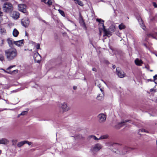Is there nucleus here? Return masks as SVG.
<instances>
[{
	"label": "nucleus",
	"mask_w": 157,
	"mask_h": 157,
	"mask_svg": "<svg viewBox=\"0 0 157 157\" xmlns=\"http://www.w3.org/2000/svg\"><path fill=\"white\" fill-rule=\"evenodd\" d=\"M27 112V111H23L20 114L18 115V117H19L20 115H25Z\"/></svg>",
	"instance_id": "obj_32"
},
{
	"label": "nucleus",
	"mask_w": 157,
	"mask_h": 157,
	"mask_svg": "<svg viewBox=\"0 0 157 157\" xmlns=\"http://www.w3.org/2000/svg\"><path fill=\"white\" fill-rule=\"evenodd\" d=\"M7 109H3L2 110H7Z\"/></svg>",
	"instance_id": "obj_49"
},
{
	"label": "nucleus",
	"mask_w": 157,
	"mask_h": 157,
	"mask_svg": "<svg viewBox=\"0 0 157 157\" xmlns=\"http://www.w3.org/2000/svg\"><path fill=\"white\" fill-rule=\"evenodd\" d=\"M11 17L14 19H17L19 17V13L18 12L14 11L11 14Z\"/></svg>",
	"instance_id": "obj_11"
},
{
	"label": "nucleus",
	"mask_w": 157,
	"mask_h": 157,
	"mask_svg": "<svg viewBox=\"0 0 157 157\" xmlns=\"http://www.w3.org/2000/svg\"><path fill=\"white\" fill-rule=\"evenodd\" d=\"M19 32L16 29H14L13 32V34L14 36L16 37L19 34Z\"/></svg>",
	"instance_id": "obj_17"
},
{
	"label": "nucleus",
	"mask_w": 157,
	"mask_h": 157,
	"mask_svg": "<svg viewBox=\"0 0 157 157\" xmlns=\"http://www.w3.org/2000/svg\"><path fill=\"white\" fill-rule=\"evenodd\" d=\"M4 59V58L3 56L0 57V60L1 61H3Z\"/></svg>",
	"instance_id": "obj_40"
},
{
	"label": "nucleus",
	"mask_w": 157,
	"mask_h": 157,
	"mask_svg": "<svg viewBox=\"0 0 157 157\" xmlns=\"http://www.w3.org/2000/svg\"><path fill=\"white\" fill-rule=\"evenodd\" d=\"M7 42L10 46H11L13 44H14L13 41L10 38H9L7 40Z\"/></svg>",
	"instance_id": "obj_21"
},
{
	"label": "nucleus",
	"mask_w": 157,
	"mask_h": 157,
	"mask_svg": "<svg viewBox=\"0 0 157 157\" xmlns=\"http://www.w3.org/2000/svg\"><path fill=\"white\" fill-rule=\"evenodd\" d=\"M96 21H97L99 22L100 24V25L103 27L102 29L104 33V35H103V36H106L108 37H109L110 36H111L112 34V32L109 30V29L108 30L105 29V26L104 24V21L101 19L98 18L96 19Z\"/></svg>",
	"instance_id": "obj_2"
},
{
	"label": "nucleus",
	"mask_w": 157,
	"mask_h": 157,
	"mask_svg": "<svg viewBox=\"0 0 157 157\" xmlns=\"http://www.w3.org/2000/svg\"><path fill=\"white\" fill-rule=\"evenodd\" d=\"M139 132H146V133H148V132L147 130H146L144 129H143V128L140 129L139 130Z\"/></svg>",
	"instance_id": "obj_30"
},
{
	"label": "nucleus",
	"mask_w": 157,
	"mask_h": 157,
	"mask_svg": "<svg viewBox=\"0 0 157 157\" xmlns=\"http://www.w3.org/2000/svg\"><path fill=\"white\" fill-rule=\"evenodd\" d=\"M77 87L76 86H74L73 88L74 90H75L77 89Z\"/></svg>",
	"instance_id": "obj_46"
},
{
	"label": "nucleus",
	"mask_w": 157,
	"mask_h": 157,
	"mask_svg": "<svg viewBox=\"0 0 157 157\" xmlns=\"http://www.w3.org/2000/svg\"><path fill=\"white\" fill-rule=\"evenodd\" d=\"M116 72L117 75L120 78H123L125 76V74L122 71H119V68H116Z\"/></svg>",
	"instance_id": "obj_9"
},
{
	"label": "nucleus",
	"mask_w": 157,
	"mask_h": 157,
	"mask_svg": "<svg viewBox=\"0 0 157 157\" xmlns=\"http://www.w3.org/2000/svg\"><path fill=\"white\" fill-rule=\"evenodd\" d=\"M125 27V26L123 23H121L119 25V28L120 30L124 29Z\"/></svg>",
	"instance_id": "obj_23"
},
{
	"label": "nucleus",
	"mask_w": 157,
	"mask_h": 157,
	"mask_svg": "<svg viewBox=\"0 0 157 157\" xmlns=\"http://www.w3.org/2000/svg\"><path fill=\"white\" fill-rule=\"evenodd\" d=\"M130 148H128L127 147H124L123 150H124V152H123L122 154H125L126 153L128 152Z\"/></svg>",
	"instance_id": "obj_24"
},
{
	"label": "nucleus",
	"mask_w": 157,
	"mask_h": 157,
	"mask_svg": "<svg viewBox=\"0 0 157 157\" xmlns=\"http://www.w3.org/2000/svg\"><path fill=\"white\" fill-rule=\"evenodd\" d=\"M36 48L37 49H38L40 48V45L39 44H37L36 46Z\"/></svg>",
	"instance_id": "obj_38"
},
{
	"label": "nucleus",
	"mask_w": 157,
	"mask_h": 157,
	"mask_svg": "<svg viewBox=\"0 0 157 157\" xmlns=\"http://www.w3.org/2000/svg\"><path fill=\"white\" fill-rule=\"evenodd\" d=\"M1 0V2H7L9 0Z\"/></svg>",
	"instance_id": "obj_45"
},
{
	"label": "nucleus",
	"mask_w": 157,
	"mask_h": 157,
	"mask_svg": "<svg viewBox=\"0 0 157 157\" xmlns=\"http://www.w3.org/2000/svg\"><path fill=\"white\" fill-rule=\"evenodd\" d=\"M115 144V143H113L112 142H108V143H106L105 144L106 145L109 147H110L111 146H113V145H114Z\"/></svg>",
	"instance_id": "obj_26"
},
{
	"label": "nucleus",
	"mask_w": 157,
	"mask_h": 157,
	"mask_svg": "<svg viewBox=\"0 0 157 157\" xmlns=\"http://www.w3.org/2000/svg\"><path fill=\"white\" fill-rule=\"evenodd\" d=\"M37 62L39 63V61H37Z\"/></svg>",
	"instance_id": "obj_56"
},
{
	"label": "nucleus",
	"mask_w": 157,
	"mask_h": 157,
	"mask_svg": "<svg viewBox=\"0 0 157 157\" xmlns=\"http://www.w3.org/2000/svg\"><path fill=\"white\" fill-rule=\"evenodd\" d=\"M135 63L138 66H141L143 63L142 60L138 58L135 59Z\"/></svg>",
	"instance_id": "obj_16"
},
{
	"label": "nucleus",
	"mask_w": 157,
	"mask_h": 157,
	"mask_svg": "<svg viewBox=\"0 0 157 157\" xmlns=\"http://www.w3.org/2000/svg\"><path fill=\"white\" fill-rule=\"evenodd\" d=\"M130 121L128 120H125L124 121H123L121 122L118 123L117 125L115 126V128L117 129H119L121 127L123 126L125 124V123L127 122H128Z\"/></svg>",
	"instance_id": "obj_10"
},
{
	"label": "nucleus",
	"mask_w": 157,
	"mask_h": 157,
	"mask_svg": "<svg viewBox=\"0 0 157 157\" xmlns=\"http://www.w3.org/2000/svg\"><path fill=\"white\" fill-rule=\"evenodd\" d=\"M46 1L47 0H41L42 2H43L45 4H47V2H46Z\"/></svg>",
	"instance_id": "obj_43"
},
{
	"label": "nucleus",
	"mask_w": 157,
	"mask_h": 157,
	"mask_svg": "<svg viewBox=\"0 0 157 157\" xmlns=\"http://www.w3.org/2000/svg\"><path fill=\"white\" fill-rule=\"evenodd\" d=\"M19 10L23 13L26 12V6L24 4H20L18 5Z\"/></svg>",
	"instance_id": "obj_8"
},
{
	"label": "nucleus",
	"mask_w": 157,
	"mask_h": 157,
	"mask_svg": "<svg viewBox=\"0 0 157 157\" xmlns=\"http://www.w3.org/2000/svg\"><path fill=\"white\" fill-rule=\"evenodd\" d=\"M26 141L27 142L26 143V144H27L29 145H30L32 143L31 142H29L27 140H26Z\"/></svg>",
	"instance_id": "obj_41"
},
{
	"label": "nucleus",
	"mask_w": 157,
	"mask_h": 157,
	"mask_svg": "<svg viewBox=\"0 0 157 157\" xmlns=\"http://www.w3.org/2000/svg\"><path fill=\"white\" fill-rule=\"evenodd\" d=\"M92 70L93 71H97V70L95 68H92Z\"/></svg>",
	"instance_id": "obj_44"
},
{
	"label": "nucleus",
	"mask_w": 157,
	"mask_h": 157,
	"mask_svg": "<svg viewBox=\"0 0 157 157\" xmlns=\"http://www.w3.org/2000/svg\"><path fill=\"white\" fill-rule=\"evenodd\" d=\"M29 20L28 17H24L21 20V24L25 27H27L29 26Z\"/></svg>",
	"instance_id": "obj_6"
},
{
	"label": "nucleus",
	"mask_w": 157,
	"mask_h": 157,
	"mask_svg": "<svg viewBox=\"0 0 157 157\" xmlns=\"http://www.w3.org/2000/svg\"><path fill=\"white\" fill-rule=\"evenodd\" d=\"M148 81H151V79H148Z\"/></svg>",
	"instance_id": "obj_52"
},
{
	"label": "nucleus",
	"mask_w": 157,
	"mask_h": 157,
	"mask_svg": "<svg viewBox=\"0 0 157 157\" xmlns=\"http://www.w3.org/2000/svg\"><path fill=\"white\" fill-rule=\"evenodd\" d=\"M76 1H77V3L79 5L81 6H82V2H81V1H79V0H77Z\"/></svg>",
	"instance_id": "obj_33"
},
{
	"label": "nucleus",
	"mask_w": 157,
	"mask_h": 157,
	"mask_svg": "<svg viewBox=\"0 0 157 157\" xmlns=\"http://www.w3.org/2000/svg\"><path fill=\"white\" fill-rule=\"evenodd\" d=\"M52 2L51 1V0H48V1L47 2V4H48L49 5H52Z\"/></svg>",
	"instance_id": "obj_34"
},
{
	"label": "nucleus",
	"mask_w": 157,
	"mask_h": 157,
	"mask_svg": "<svg viewBox=\"0 0 157 157\" xmlns=\"http://www.w3.org/2000/svg\"><path fill=\"white\" fill-rule=\"evenodd\" d=\"M157 75H156L153 76L154 81L155 83L157 84Z\"/></svg>",
	"instance_id": "obj_31"
},
{
	"label": "nucleus",
	"mask_w": 157,
	"mask_h": 157,
	"mask_svg": "<svg viewBox=\"0 0 157 157\" xmlns=\"http://www.w3.org/2000/svg\"><path fill=\"white\" fill-rule=\"evenodd\" d=\"M9 140L5 138H3L0 139V144L7 145L9 143Z\"/></svg>",
	"instance_id": "obj_13"
},
{
	"label": "nucleus",
	"mask_w": 157,
	"mask_h": 157,
	"mask_svg": "<svg viewBox=\"0 0 157 157\" xmlns=\"http://www.w3.org/2000/svg\"><path fill=\"white\" fill-rule=\"evenodd\" d=\"M0 33L2 35H5L6 33V30L3 28H1L0 29Z\"/></svg>",
	"instance_id": "obj_20"
},
{
	"label": "nucleus",
	"mask_w": 157,
	"mask_h": 157,
	"mask_svg": "<svg viewBox=\"0 0 157 157\" xmlns=\"http://www.w3.org/2000/svg\"><path fill=\"white\" fill-rule=\"evenodd\" d=\"M109 137V136L108 135H105L101 136L99 138V139L100 140H102V139H107Z\"/></svg>",
	"instance_id": "obj_22"
},
{
	"label": "nucleus",
	"mask_w": 157,
	"mask_h": 157,
	"mask_svg": "<svg viewBox=\"0 0 157 157\" xmlns=\"http://www.w3.org/2000/svg\"><path fill=\"white\" fill-rule=\"evenodd\" d=\"M1 69L3 70L5 72L9 74H12L13 72H15L17 73L18 72V70H13V71H8L2 68Z\"/></svg>",
	"instance_id": "obj_18"
},
{
	"label": "nucleus",
	"mask_w": 157,
	"mask_h": 157,
	"mask_svg": "<svg viewBox=\"0 0 157 157\" xmlns=\"http://www.w3.org/2000/svg\"><path fill=\"white\" fill-rule=\"evenodd\" d=\"M156 56H157V55H156Z\"/></svg>",
	"instance_id": "obj_59"
},
{
	"label": "nucleus",
	"mask_w": 157,
	"mask_h": 157,
	"mask_svg": "<svg viewBox=\"0 0 157 157\" xmlns=\"http://www.w3.org/2000/svg\"><path fill=\"white\" fill-rule=\"evenodd\" d=\"M102 147L101 144L98 143L95 144L94 146L92 147L90 149V151L93 154H95L99 151Z\"/></svg>",
	"instance_id": "obj_4"
},
{
	"label": "nucleus",
	"mask_w": 157,
	"mask_h": 157,
	"mask_svg": "<svg viewBox=\"0 0 157 157\" xmlns=\"http://www.w3.org/2000/svg\"><path fill=\"white\" fill-rule=\"evenodd\" d=\"M17 140H12V145H15L16 144Z\"/></svg>",
	"instance_id": "obj_29"
},
{
	"label": "nucleus",
	"mask_w": 157,
	"mask_h": 157,
	"mask_svg": "<svg viewBox=\"0 0 157 157\" xmlns=\"http://www.w3.org/2000/svg\"><path fill=\"white\" fill-rule=\"evenodd\" d=\"M37 54L38 55L40 56V55L38 53H37Z\"/></svg>",
	"instance_id": "obj_53"
},
{
	"label": "nucleus",
	"mask_w": 157,
	"mask_h": 157,
	"mask_svg": "<svg viewBox=\"0 0 157 157\" xmlns=\"http://www.w3.org/2000/svg\"><path fill=\"white\" fill-rule=\"evenodd\" d=\"M4 100L5 101H6V103H7V104H9V102H8V101H7V100Z\"/></svg>",
	"instance_id": "obj_48"
},
{
	"label": "nucleus",
	"mask_w": 157,
	"mask_h": 157,
	"mask_svg": "<svg viewBox=\"0 0 157 157\" xmlns=\"http://www.w3.org/2000/svg\"><path fill=\"white\" fill-rule=\"evenodd\" d=\"M150 71H151V72H152V71H153V70H150Z\"/></svg>",
	"instance_id": "obj_50"
},
{
	"label": "nucleus",
	"mask_w": 157,
	"mask_h": 157,
	"mask_svg": "<svg viewBox=\"0 0 157 157\" xmlns=\"http://www.w3.org/2000/svg\"><path fill=\"white\" fill-rule=\"evenodd\" d=\"M109 29L111 32H114L115 31V26L113 25H111L110 26Z\"/></svg>",
	"instance_id": "obj_25"
},
{
	"label": "nucleus",
	"mask_w": 157,
	"mask_h": 157,
	"mask_svg": "<svg viewBox=\"0 0 157 157\" xmlns=\"http://www.w3.org/2000/svg\"><path fill=\"white\" fill-rule=\"evenodd\" d=\"M27 142L26 140H24L19 142L17 144V146L19 147H21Z\"/></svg>",
	"instance_id": "obj_19"
},
{
	"label": "nucleus",
	"mask_w": 157,
	"mask_h": 157,
	"mask_svg": "<svg viewBox=\"0 0 157 157\" xmlns=\"http://www.w3.org/2000/svg\"><path fill=\"white\" fill-rule=\"evenodd\" d=\"M15 67V65H12V66H10L7 69V70H10V69L11 68H13V67Z\"/></svg>",
	"instance_id": "obj_35"
},
{
	"label": "nucleus",
	"mask_w": 157,
	"mask_h": 157,
	"mask_svg": "<svg viewBox=\"0 0 157 157\" xmlns=\"http://www.w3.org/2000/svg\"><path fill=\"white\" fill-rule=\"evenodd\" d=\"M2 9L5 12H10L13 10V5L10 2H5L3 5Z\"/></svg>",
	"instance_id": "obj_3"
},
{
	"label": "nucleus",
	"mask_w": 157,
	"mask_h": 157,
	"mask_svg": "<svg viewBox=\"0 0 157 157\" xmlns=\"http://www.w3.org/2000/svg\"><path fill=\"white\" fill-rule=\"evenodd\" d=\"M147 36L148 37H153L154 38H155L154 37V36H153V35L151 34H148Z\"/></svg>",
	"instance_id": "obj_37"
},
{
	"label": "nucleus",
	"mask_w": 157,
	"mask_h": 157,
	"mask_svg": "<svg viewBox=\"0 0 157 157\" xmlns=\"http://www.w3.org/2000/svg\"><path fill=\"white\" fill-rule=\"evenodd\" d=\"M150 92H156V90L155 89H150Z\"/></svg>",
	"instance_id": "obj_39"
},
{
	"label": "nucleus",
	"mask_w": 157,
	"mask_h": 157,
	"mask_svg": "<svg viewBox=\"0 0 157 157\" xmlns=\"http://www.w3.org/2000/svg\"><path fill=\"white\" fill-rule=\"evenodd\" d=\"M58 11L62 16L64 17H65V14L63 11L60 10H58Z\"/></svg>",
	"instance_id": "obj_27"
},
{
	"label": "nucleus",
	"mask_w": 157,
	"mask_h": 157,
	"mask_svg": "<svg viewBox=\"0 0 157 157\" xmlns=\"http://www.w3.org/2000/svg\"><path fill=\"white\" fill-rule=\"evenodd\" d=\"M90 138H92L93 139H94L95 140H100L99 139V138H97L95 136H94V135L90 136Z\"/></svg>",
	"instance_id": "obj_28"
},
{
	"label": "nucleus",
	"mask_w": 157,
	"mask_h": 157,
	"mask_svg": "<svg viewBox=\"0 0 157 157\" xmlns=\"http://www.w3.org/2000/svg\"><path fill=\"white\" fill-rule=\"evenodd\" d=\"M145 68L147 69L148 70H149V67L148 65H146L145 66Z\"/></svg>",
	"instance_id": "obj_42"
},
{
	"label": "nucleus",
	"mask_w": 157,
	"mask_h": 157,
	"mask_svg": "<svg viewBox=\"0 0 157 157\" xmlns=\"http://www.w3.org/2000/svg\"><path fill=\"white\" fill-rule=\"evenodd\" d=\"M112 67H113V68H114V69L115 68V67H116V66H115V65H113V66H112Z\"/></svg>",
	"instance_id": "obj_47"
},
{
	"label": "nucleus",
	"mask_w": 157,
	"mask_h": 157,
	"mask_svg": "<svg viewBox=\"0 0 157 157\" xmlns=\"http://www.w3.org/2000/svg\"><path fill=\"white\" fill-rule=\"evenodd\" d=\"M156 145L157 146V140L156 141Z\"/></svg>",
	"instance_id": "obj_54"
},
{
	"label": "nucleus",
	"mask_w": 157,
	"mask_h": 157,
	"mask_svg": "<svg viewBox=\"0 0 157 157\" xmlns=\"http://www.w3.org/2000/svg\"><path fill=\"white\" fill-rule=\"evenodd\" d=\"M152 5L155 8H157V4L155 2H152Z\"/></svg>",
	"instance_id": "obj_36"
},
{
	"label": "nucleus",
	"mask_w": 157,
	"mask_h": 157,
	"mask_svg": "<svg viewBox=\"0 0 157 157\" xmlns=\"http://www.w3.org/2000/svg\"><path fill=\"white\" fill-rule=\"evenodd\" d=\"M1 99V97L0 96V99Z\"/></svg>",
	"instance_id": "obj_57"
},
{
	"label": "nucleus",
	"mask_w": 157,
	"mask_h": 157,
	"mask_svg": "<svg viewBox=\"0 0 157 157\" xmlns=\"http://www.w3.org/2000/svg\"><path fill=\"white\" fill-rule=\"evenodd\" d=\"M100 89L102 92V94H98L97 97V98L98 100H101L103 99L104 94L103 91V90H102V89L100 88Z\"/></svg>",
	"instance_id": "obj_15"
},
{
	"label": "nucleus",
	"mask_w": 157,
	"mask_h": 157,
	"mask_svg": "<svg viewBox=\"0 0 157 157\" xmlns=\"http://www.w3.org/2000/svg\"><path fill=\"white\" fill-rule=\"evenodd\" d=\"M13 43L16 45L17 46L19 47L20 46H22L24 44V40H21L17 41H14Z\"/></svg>",
	"instance_id": "obj_14"
},
{
	"label": "nucleus",
	"mask_w": 157,
	"mask_h": 157,
	"mask_svg": "<svg viewBox=\"0 0 157 157\" xmlns=\"http://www.w3.org/2000/svg\"><path fill=\"white\" fill-rule=\"evenodd\" d=\"M59 107L62 109L63 112H66L70 110V107L65 102L60 103L59 105Z\"/></svg>",
	"instance_id": "obj_5"
},
{
	"label": "nucleus",
	"mask_w": 157,
	"mask_h": 157,
	"mask_svg": "<svg viewBox=\"0 0 157 157\" xmlns=\"http://www.w3.org/2000/svg\"><path fill=\"white\" fill-rule=\"evenodd\" d=\"M98 118L99 122L100 123H102L105 121L106 117L104 114L101 113L98 115Z\"/></svg>",
	"instance_id": "obj_7"
},
{
	"label": "nucleus",
	"mask_w": 157,
	"mask_h": 157,
	"mask_svg": "<svg viewBox=\"0 0 157 157\" xmlns=\"http://www.w3.org/2000/svg\"><path fill=\"white\" fill-rule=\"evenodd\" d=\"M1 151L0 150V155L1 154Z\"/></svg>",
	"instance_id": "obj_51"
},
{
	"label": "nucleus",
	"mask_w": 157,
	"mask_h": 157,
	"mask_svg": "<svg viewBox=\"0 0 157 157\" xmlns=\"http://www.w3.org/2000/svg\"><path fill=\"white\" fill-rule=\"evenodd\" d=\"M137 19L140 23L141 27L144 29L145 30V26L144 23L143 21H142L140 17H138L137 18Z\"/></svg>",
	"instance_id": "obj_12"
},
{
	"label": "nucleus",
	"mask_w": 157,
	"mask_h": 157,
	"mask_svg": "<svg viewBox=\"0 0 157 157\" xmlns=\"http://www.w3.org/2000/svg\"><path fill=\"white\" fill-rule=\"evenodd\" d=\"M35 59V61L36 60V59Z\"/></svg>",
	"instance_id": "obj_58"
},
{
	"label": "nucleus",
	"mask_w": 157,
	"mask_h": 157,
	"mask_svg": "<svg viewBox=\"0 0 157 157\" xmlns=\"http://www.w3.org/2000/svg\"><path fill=\"white\" fill-rule=\"evenodd\" d=\"M5 55L8 61H11L16 57L17 55V50L14 48H11L5 51Z\"/></svg>",
	"instance_id": "obj_1"
},
{
	"label": "nucleus",
	"mask_w": 157,
	"mask_h": 157,
	"mask_svg": "<svg viewBox=\"0 0 157 157\" xmlns=\"http://www.w3.org/2000/svg\"><path fill=\"white\" fill-rule=\"evenodd\" d=\"M2 43H3V40H2Z\"/></svg>",
	"instance_id": "obj_55"
}]
</instances>
